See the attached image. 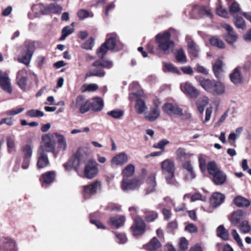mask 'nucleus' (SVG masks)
Instances as JSON below:
<instances>
[{"label":"nucleus","mask_w":251,"mask_h":251,"mask_svg":"<svg viewBox=\"0 0 251 251\" xmlns=\"http://www.w3.org/2000/svg\"><path fill=\"white\" fill-rule=\"evenodd\" d=\"M174 30L170 28L169 31H165L158 33L155 36V40L158 44V50L164 54H169L173 51L174 42L170 40L171 32Z\"/></svg>","instance_id":"obj_1"},{"label":"nucleus","mask_w":251,"mask_h":251,"mask_svg":"<svg viewBox=\"0 0 251 251\" xmlns=\"http://www.w3.org/2000/svg\"><path fill=\"white\" fill-rule=\"evenodd\" d=\"M70 107L74 110H77L80 113L84 114L91 109V102L86 100L83 95H78L70 103Z\"/></svg>","instance_id":"obj_2"},{"label":"nucleus","mask_w":251,"mask_h":251,"mask_svg":"<svg viewBox=\"0 0 251 251\" xmlns=\"http://www.w3.org/2000/svg\"><path fill=\"white\" fill-rule=\"evenodd\" d=\"M163 174L166 175V179L168 184L177 186L178 182L174 179L175 164L174 161L166 159L161 163Z\"/></svg>","instance_id":"obj_3"},{"label":"nucleus","mask_w":251,"mask_h":251,"mask_svg":"<svg viewBox=\"0 0 251 251\" xmlns=\"http://www.w3.org/2000/svg\"><path fill=\"white\" fill-rule=\"evenodd\" d=\"M35 49V47L34 42L30 41L25 42L23 50L19 56V62L28 65L29 64Z\"/></svg>","instance_id":"obj_4"},{"label":"nucleus","mask_w":251,"mask_h":251,"mask_svg":"<svg viewBox=\"0 0 251 251\" xmlns=\"http://www.w3.org/2000/svg\"><path fill=\"white\" fill-rule=\"evenodd\" d=\"M143 183V180L140 177H134L123 178L121 187L125 192L135 190L138 189Z\"/></svg>","instance_id":"obj_5"},{"label":"nucleus","mask_w":251,"mask_h":251,"mask_svg":"<svg viewBox=\"0 0 251 251\" xmlns=\"http://www.w3.org/2000/svg\"><path fill=\"white\" fill-rule=\"evenodd\" d=\"M107 37V40L97 50V54L100 58H103L108 50H113L116 46V34H108Z\"/></svg>","instance_id":"obj_6"},{"label":"nucleus","mask_w":251,"mask_h":251,"mask_svg":"<svg viewBox=\"0 0 251 251\" xmlns=\"http://www.w3.org/2000/svg\"><path fill=\"white\" fill-rule=\"evenodd\" d=\"M42 138V145L39 149H42L44 152H53L55 150V141L54 133H48L43 135Z\"/></svg>","instance_id":"obj_7"},{"label":"nucleus","mask_w":251,"mask_h":251,"mask_svg":"<svg viewBox=\"0 0 251 251\" xmlns=\"http://www.w3.org/2000/svg\"><path fill=\"white\" fill-rule=\"evenodd\" d=\"M98 163L94 159H90L84 168V176L88 179H92L98 173Z\"/></svg>","instance_id":"obj_8"},{"label":"nucleus","mask_w":251,"mask_h":251,"mask_svg":"<svg viewBox=\"0 0 251 251\" xmlns=\"http://www.w3.org/2000/svg\"><path fill=\"white\" fill-rule=\"evenodd\" d=\"M180 89L185 95L191 98L195 99L200 95L199 91L189 81L181 83L180 84Z\"/></svg>","instance_id":"obj_9"},{"label":"nucleus","mask_w":251,"mask_h":251,"mask_svg":"<svg viewBox=\"0 0 251 251\" xmlns=\"http://www.w3.org/2000/svg\"><path fill=\"white\" fill-rule=\"evenodd\" d=\"M163 111L169 116H181L183 115L182 109L176 104L166 103L162 106Z\"/></svg>","instance_id":"obj_10"},{"label":"nucleus","mask_w":251,"mask_h":251,"mask_svg":"<svg viewBox=\"0 0 251 251\" xmlns=\"http://www.w3.org/2000/svg\"><path fill=\"white\" fill-rule=\"evenodd\" d=\"M101 183L99 180H96L93 183L83 186L85 197L95 195L101 190Z\"/></svg>","instance_id":"obj_11"},{"label":"nucleus","mask_w":251,"mask_h":251,"mask_svg":"<svg viewBox=\"0 0 251 251\" xmlns=\"http://www.w3.org/2000/svg\"><path fill=\"white\" fill-rule=\"evenodd\" d=\"M16 81L19 87L23 91H26L29 88L27 84V74L25 70H21L17 75Z\"/></svg>","instance_id":"obj_12"},{"label":"nucleus","mask_w":251,"mask_h":251,"mask_svg":"<svg viewBox=\"0 0 251 251\" xmlns=\"http://www.w3.org/2000/svg\"><path fill=\"white\" fill-rule=\"evenodd\" d=\"M0 249L1 251H18L16 241L8 237L1 238Z\"/></svg>","instance_id":"obj_13"},{"label":"nucleus","mask_w":251,"mask_h":251,"mask_svg":"<svg viewBox=\"0 0 251 251\" xmlns=\"http://www.w3.org/2000/svg\"><path fill=\"white\" fill-rule=\"evenodd\" d=\"M131 228L133 235H140L144 233L146 225L141 217H136L134 219V225L131 227Z\"/></svg>","instance_id":"obj_14"},{"label":"nucleus","mask_w":251,"mask_h":251,"mask_svg":"<svg viewBox=\"0 0 251 251\" xmlns=\"http://www.w3.org/2000/svg\"><path fill=\"white\" fill-rule=\"evenodd\" d=\"M220 25L227 32L226 40L228 43L231 44L237 40L238 36L231 25L224 23H221Z\"/></svg>","instance_id":"obj_15"},{"label":"nucleus","mask_w":251,"mask_h":251,"mask_svg":"<svg viewBox=\"0 0 251 251\" xmlns=\"http://www.w3.org/2000/svg\"><path fill=\"white\" fill-rule=\"evenodd\" d=\"M0 86L9 94L12 92L10 78L6 73L1 71H0Z\"/></svg>","instance_id":"obj_16"},{"label":"nucleus","mask_w":251,"mask_h":251,"mask_svg":"<svg viewBox=\"0 0 251 251\" xmlns=\"http://www.w3.org/2000/svg\"><path fill=\"white\" fill-rule=\"evenodd\" d=\"M128 160L127 155L124 152H121L113 157L111 160V166L112 167L122 166L126 163Z\"/></svg>","instance_id":"obj_17"},{"label":"nucleus","mask_w":251,"mask_h":251,"mask_svg":"<svg viewBox=\"0 0 251 251\" xmlns=\"http://www.w3.org/2000/svg\"><path fill=\"white\" fill-rule=\"evenodd\" d=\"M246 213L243 210L238 209L233 212L230 217L229 220L235 226L237 225L240 222L245 218Z\"/></svg>","instance_id":"obj_18"},{"label":"nucleus","mask_w":251,"mask_h":251,"mask_svg":"<svg viewBox=\"0 0 251 251\" xmlns=\"http://www.w3.org/2000/svg\"><path fill=\"white\" fill-rule=\"evenodd\" d=\"M231 81L235 85L241 84L243 82L244 77L241 73V68H235L229 75Z\"/></svg>","instance_id":"obj_19"},{"label":"nucleus","mask_w":251,"mask_h":251,"mask_svg":"<svg viewBox=\"0 0 251 251\" xmlns=\"http://www.w3.org/2000/svg\"><path fill=\"white\" fill-rule=\"evenodd\" d=\"M49 163V161L47 155L43 151L42 149H39L38 151V168H45L48 165Z\"/></svg>","instance_id":"obj_20"},{"label":"nucleus","mask_w":251,"mask_h":251,"mask_svg":"<svg viewBox=\"0 0 251 251\" xmlns=\"http://www.w3.org/2000/svg\"><path fill=\"white\" fill-rule=\"evenodd\" d=\"M160 114V109L158 105L155 104L153 107L151 108L150 112L145 113V118L150 122H153L158 119Z\"/></svg>","instance_id":"obj_21"},{"label":"nucleus","mask_w":251,"mask_h":251,"mask_svg":"<svg viewBox=\"0 0 251 251\" xmlns=\"http://www.w3.org/2000/svg\"><path fill=\"white\" fill-rule=\"evenodd\" d=\"M82 163L74 154L67 163L64 164V167L66 170H70L73 169L77 170L79 166Z\"/></svg>","instance_id":"obj_22"},{"label":"nucleus","mask_w":251,"mask_h":251,"mask_svg":"<svg viewBox=\"0 0 251 251\" xmlns=\"http://www.w3.org/2000/svg\"><path fill=\"white\" fill-rule=\"evenodd\" d=\"M196 78L199 82V84L207 92L211 93L212 90L213 86L215 82L214 80H210L208 78H204L203 77Z\"/></svg>","instance_id":"obj_23"},{"label":"nucleus","mask_w":251,"mask_h":251,"mask_svg":"<svg viewBox=\"0 0 251 251\" xmlns=\"http://www.w3.org/2000/svg\"><path fill=\"white\" fill-rule=\"evenodd\" d=\"M91 151L89 148L82 147L79 148L77 150L75 155L83 163L88 159L89 155Z\"/></svg>","instance_id":"obj_24"},{"label":"nucleus","mask_w":251,"mask_h":251,"mask_svg":"<svg viewBox=\"0 0 251 251\" xmlns=\"http://www.w3.org/2000/svg\"><path fill=\"white\" fill-rule=\"evenodd\" d=\"M155 176L156 175L154 173H152L147 178V184L148 185V187L146 190L147 194L154 192L156 190L157 183Z\"/></svg>","instance_id":"obj_25"},{"label":"nucleus","mask_w":251,"mask_h":251,"mask_svg":"<svg viewBox=\"0 0 251 251\" xmlns=\"http://www.w3.org/2000/svg\"><path fill=\"white\" fill-rule=\"evenodd\" d=\"M161 247V244L155 237L152 238L150 241L145 245V249L148 251H158Z\"/></svg>","instance_id":"obj_26"},{"label":"nucleus","mask_w":251,"mask_h":251,"mask_svg":"<svg viewBox=\"0 0 251 251\" xmlns=\"http://www.w3.org/2000/svg\"><path fill=\"white\" fill-rule=\"evenodd\" d=\"M125 222V217L123 216H116L110 218L109 224L114 228H119L123 226Z\"/></svg>","instance_id":"obj_27"},{"label":"nucleus","mask_w":251,"mask_h":251,"mask_svg":"<svg viewBox=\"0 0 251 251\" xmlns=\"http://www.w3.org/2000/svg\"><path fill=\"white\" fill-rule=\"evenodd\" d=\"M224 195L220 193H215L213 194L210 199V203L213 207H217L220 205L225 199Z\"/></svg>","instance_id":"obj_28"},{"label":"nucleus","mask_w":251,"mask_h":251,"mask_svg":"<svg viewBox=\"0 0 251 251\" xmlns=\"http://www.w3.org/2000/svg\"><path fill=\"white\" fill-rule=\"evenodd\" d=\"M148 109V107L144 101L141 98H137L135 104V110L138 114H141L145 112Z\"/></svg>","instance_id":"obj_29"},{"label":"nucleus","mask_w":251,"mask_h":251,"mask_svg":"<svg viewBox=\"0 0 251 251\" xmlns=\"http://www.w3.org/2000/svg\"><path fill=\"white\" fill-rule=\"evenodd\" d=\"M212 87V90L211 93L214 95H220L223 94L225 91V86L220 81L215 80Z\"/></svg>","instance_id":"obj_30"},{"label":"nucleus","mask_w":251,"mask_h":251,"mask_svg":"<svg viewBox=\"0 0 251 251\" xmlns=\"http://www.w3.org/2000/svg\"><path fill=\"white\" fill-rule=\"evenodd\" d=\"M55 177V174L53 171H49L42 175L40 180L46 184L52 182Z\"/></svg>","instance_id":"obj_31"},{"label":"nucleus","mask_w":251,"mask_h":251,"mask_svg":"<svg viewBox=\"0 0 251 251\" xmlns=\"http://www.w3.org/2000/svg\"><path fill=\"white\" fill-rule=\"evenodd\" d=\"M91 109L95 112L100 111L103 107L102 100L99 97H95L93 99V102H91Z\"/></svg>","instance_id":"obj_32"},{"label":"nucleus","mask_w":251,"mask_h":251,"mask_svg":"<svg viewBox=\"0 0 251 251\" xmlns=\"http://www.w3.org/2000/svg\"><path fill=\"white\" fill-rule=\"evenodd\" d=\"M177 158L181 161H186L189 158L192 154L186 153L184 148H179L176 151Z\"/></svg>","instance_id":"obj_33"},{"label":"nucleus","mask_w":251,"mask_h":251,"mask_svg":"<svg viewBox=\"0 0 251 251\" xmlns=\"http://www.w3.org/2000/svg\"><path fill=\"white\" fill-rule=\"evenodd\" d=\"M135 172V166L131 164H128L123 169L122 175L123 178H128L132 176Z\"/></svg>","instance_id":"obj_34"},{"label":"nucleus","mask_w":251,"mask_h":251,"mask_svg":"<svg viewBox=\"0 0 251 251\" xmlns=\"http://www.w3.org/2000/svg\"><path fill=\"white\" fill-rule=\"evenodd\" d=\"M213 181L217 185L223 184L226 180V174L221 171L218 172L216 174L213 176Z\"/></svg>","instance_id":"obj_35"},{"label":"nucleus","mask_w":251,"mask_h":251,"mask_svg":"<svg viewBox=\"0 0 251 251\" xmlns=\"http://www.w3.org/2000/svg\"><path fill=\"white\" fill-rule=\"evenodd\" d=\"M235 204L238 207H248L251 204L249 200L242 196H238L234 199Z\"/></svg>","instance_id":"obj_36"},{"label":"nucleus","mask_w":251,"mask_h":251,"mask_svg":"<svg viewBox=\"0 0 251 251\" xmlns=\"http://www.w3.org/2000/svg\"><path fill=\"white\" fill-rule=\"evenodd\" d=\"M98 60L93 63V66L96 67H102L103 68L110 69L113 66V63L112 61L109 60Z\"/></svg>","instance_id":"obj_37"},{"label":"nucleus","mask_w":251,"mask_h":251,"mask_svg":"<svg viewBox=\"0 0 251 251\" xmlns=\"http://www.w3.org/2000/svg\"><path fill=\"white\" fill-rule=\"evenodd\" d=\"M194 10L198 11V15L201 16L205 15L209 17H211L212 16L210 10L208 7L204 6H194Z\"/></svg>","instance_id":"obj_38"},{"label":"nucleus","mask_w":251,"mask_h":251,"mask_svg":"<svg viewBox=\"0 0 251 251\" xmlns=\"http://www.w3.org/2000/svg\"><path fill=\"white\" fill-rule=\"evenodd\" d=\"M188 48L189 53L194 57H197L200 51L199 46L193 41L188 42Z\"/></svg>","instance_id":"obj_39"},{"label":"nucleus","mask_w":251,"mask_h":251,"mask_svg":"<svg viewBox=\"0 0 251 251\" xmlns=\"http://www.w3.org/2000/svg\"><path fill=\"white\" fill-rule=\"evenodd\" d=\"M54 135L55 138H57L58 148L62 151L65 150L67 147V143L64 136L56 132L54 133Z\"/></svg>","instance_id":"obj_40"},{"label":"nucleus","mask_w":251,"mask_h":251,"mask_svg":"<svg viewBox=\"0 0 251 251\" xmlns=\"http://www.w3.org/2000/svg\"><path fill=\"white\" fill-rule=\"evenodd\" d=\"M217 234L218 237L224 240H228L229 239L228 231L225 228L224 226L220 225L217 228Z\"/></svg>","instance_id":"obj_41"},{"label":"nucleus","mask_w":251,"mask_h":251,"mask_svg":"<svg viewBox=\"0 0 251 251\" xmlns=\"http://www.w3.org/2000/svg\"><path fill=\"white\" fill-rule=\"evenodd\" d=\"M223 62L218 60L213 65V71L215 76L219 78L220 76L221 73L222 72Z\"/></svg>","instance_id":"obj_42"},{"label":"nucleus","mask_w":251,"mask_h":251,"mask_svg":"<svg viewBox=\"0 0 251 251\" xmlns=\"http://www.w3.org/2000/svg\"><path fill=\"white\" fill-rule=\"evenodd\" d=\"M210 43L213 46L220 49H224L225 45L224 42L217 36H214L210 39Z\"/></svg>","instance_id":"obj_43"},{"label":"nucleus","mask_w":251,"mask_h":251,"mask_svg":"<svg viewBox=\"0 0 251 251\" xmlns=\"http://www.w3.org/2000/svg\"><path fill=\"white\" fill-rule=\"evenodd\" d=\"M239 230L243 234H247L251 231V226L249 225L248 221H243L239 225Z\"/></svg>","instance_id":"obj_44"},{"label":"nucleus","mask_w":251,"mask_h":251,"mask_svg":"<svg viewBox=\"0 0 251 251\" xmlns=\"http://www.w3.org/2000/svg\"><path fill=\"white\" fill-rule=\"evenodd\" d=\"M77 16L79 19L84 20L87 18L93 17L94 14L91 11L87 10L81 9L77 11Z\"/></svg>","instance_id":"obj_45"},{"label":"nucleus","mask_w":251,"mask_h":251,"mask_svg":"<svg viewBox=\"0 0 251 251\" xmlns=\"http://www.w3.org/2000/svg\"><path fill=\"white\" fill-rule=\"evenodd\" d=\"M207 169L209 174L212 176L220 171L214 161L210 162L207 164Z\"/></svg>","instance_id":"obj_46"},{"label":"nucleus","mask_w":251,"mask_h":251,"mask_svg":"<svg viewBox=\"0 0 251 251\" xmlns=\"http://www.w3.org/2000/svg\"><path fill=\"white\" fill-rule=\"evenodd\" d=\"M233 17H234L235 19L234 24L236 27L238 28L242 29H245L246 27V25L243 18L238 16V15H235V16Z\"/></svg>","instance_id":"obj_47"},{"label":"nucleus","mask_w":251,"mask_h":251,"mask_svg":"<svg viewBox=\"0 0 251 251\" xmlns=\"http://www.w3.org/2000/svg\"><path fill=\"white\" fill-rule=\"evenodd\" d=\"M97 69L94 70H91L88 72L86 74L87 77L92 76H97L99 77H103L104 76L105 73L104 71L101 69H99V67H96Z\"/></svg>","instance_id":"obj_48"},{"label":"nucleus","mask_w":251,"mask_h":251,"mask_svg":"<svg viewBox=\"0 0 251 251\" xmlns=\"http://www.w3.org/2000/svg\"><path fill=\"white\" fill-rule=\"evenodd\" d=\"M49 13H59L62 10V7L59 4L54 3L49 4Z\"/></svg>","instance_id":"obj_49"},{"label":"nucleus","mask_w":251,"mask_h":251,"mask_svg":"<svg viewBox=\"0 0 251 251\" xmlns=\"http://www.w3.org/2000/svg\"><path fill=\"white\" fill-rule=\"evenodd\" d=\"M163 67L166 69V70L169 72L177 74H179L180 73L179 71L177 69V68L170 63L164 62Z\"/></svg>","instance_id":"obj_50"},{"label":"nucleus","mask_w":251,"mask_h":251,"mask_svg":"<svg viewBox=\"0 0 251 251\" xmlns=\"http://www.w3.org/2000/svg\"><path fill=\"white\" fill-rule=\"evenodd\" d=\"M74 31L73 27H70L69 26H66L62 30V36L60 38V40H64L66 38Z\"/></svg>","instance_id":"obj_51"},{"label":"nucleus","mask_w":251,"mask_h":251,"mask_svg":"<svg viewBox=\"0 0 251 251\" xmlns=\"http://www.w3.org/2000/svg\"><path fill=\"white\" fill-rule=\"evenodd\" d=\"M107 114L115 119H120L124 115V111L121 109H116L108 111Z\"/></svg>","instance_id":"obj_52"},{"label":"nucleus","mask_w":251,"mask_h":251,"mask_svg":"<svg viewBox=\"0 0 251 251\" xmlns=\"http://www.w3.org/2000/svg\"><path fill=\"white\" fill-rule=\"evenodd\" d=\"M26 115L31 118L42 117L44 116L43 112L38 109H31L26 112Z\"/></svg>","instance_id":"obj_53"},{"label":"nucleus","mask_w":251,"mask_h":251,"mask_svg":"<svg viewBox=\"0 0 251 251\" xmlns=\"http://www.w3.org/2000/svg\"><path fill=\"white\" fill-rule=\"evenodd\" d=\"M22 151L24 155V158H31L32 149L30 146L26 145L23 147Z\"/></svg>","instance_id":"obj_54"},{"label":"nucleus","mask_w":251,"mask_h":251,"mask_svg":"<svg viewBox=\"0 0 251 251\" xmlns=\"http://www.w3.org/2000/svg\"><path fill=\"white\" fill-rule=\"evenodd\" d=\"M176 57L177 60L180 62L185 63L186 62V56L182 50H177L176 54Z\"/></svg>","instance_id":"obj_55"},{"label":"nucleus","mask_w":251,"mask_h":251,"mask_svg":"<svg viewBox=\"0 0 251 251\" xmlns=\"http://www.w3.org/2000/svg\"><path fill=\"white\" fill-rule=\"evenodd\" d=\"M116 240L117 243L120 244H125L127 242V238L125 234L116 232Z\"/></svg>","instance_id":"obj_56"},{"label":"nucleus","mask_w":251,"mask_h":251,"mask_svg":"<svg viewBox=\"0 0 251 251\" xmlns=\"http://www.w3.org/2000/svg\"><path fill=\"white\" fill-rule=\"evenodd\" d=\"M231 235L238 246L241 248L243 247V244L242 239L240 238L239 234L236 229H232Z\"/></svg>","instance_id":"obj_57"},{"label":"nucleus","mask_w":251,"mask_h":251,"mask_svg":"<svg viewBox=\"0 0 251 251\" xmlns=\"http://www.w3.org/2000/svg\"><path fill=\"white\" fill-rule=\"evenodd\" d=\"M94 45V40L92 37H91L87 40L84 43H83L81 47L83 49L86 50H92Z\"/></svg>","instance_id":"obj_58"},{"label":"nucleus","mask_w":251,"mask_h":251,"mask_svg":"<svg viewBox=\"0 0 251 251\" xmlns=\"http://www.w3.org/2000/svg\"><path fill=\"white\" fill-rule=\"evenodd\" d=\"M198 161L201 170L202 172H204L206 170V161L203 154H199L198 156Z\"/></svg>","instance_id":"obj_59"},{"label":"nucleus","mask_w":251,"mask_h":251,"mask_svg":"<svg viewBox=\"0 0 251 251\" xmlns=\"http://www.w3.org/2000/svg\"><path fill=\"white\" fill-rule=\"evenodd\" d=\"M169 142L166 139H163L160 141L158 143L154 144L153 147L156 149H159L164 150L165 146L168 144Z\"/></svg>","instance_id":"obj_60"},{"label":"nucleus","mask_w":251,"mask_h":251,"mask_svg":"<svg viewBox=\"0 0 251 251\" xmlns=\"http://www.w3.org/2000/svg\"><path fill=\"white\" fill-rule=\"evenodd\" d=\"M157 216V213L156 212H150L146 214L145 219L148 222H151L156 219Z\"/></svg>","instance_id":"obj_61"},{"label":"nucleus","mask_w":251,"mask_h":251,"mask_svg":"<svg viewBox=\"0 0 251 251\" xmlns=\"http://www.w3.org/2000/svg\"><path fill=\"white\" fill-rule=\"evenodd\" d=\"M208 102L209 100L208 98L206 97H203L200 98L197 100L196 101V105H200L205 107V106L208 104Z\"/></svg>","instance_id":"obj_62"},{"label":"nucleus","mask_w":251,"mask_h":251,"mask_svg":"<svg viewBox=\"0 0 251 251\" xmlns=\"http://www.w3.org/2000/svg\"><path fill=\"white\" fill-rule=\"evenodd\" d=\"M40 8V12L44 15L49 14V4L40 3L38 5Z\"/></svg>","instance_id":"obj_63"},{"label":"nucleus","mask_w":251,"mask_h":251,"mask_svg":"<svg viewBox=\"0 0 251 251\" xmlns=\"http://www.w3.org/2000/svg\"><path fill=\"white\" fill-rule=\"evenodd\" d=\"M7 146L8 149V151L11 152V151L15 147V142L10 137L8 136L6 138Z\"/></svg>","instance_id":"obj_64"}]
</instances>
